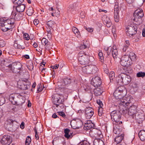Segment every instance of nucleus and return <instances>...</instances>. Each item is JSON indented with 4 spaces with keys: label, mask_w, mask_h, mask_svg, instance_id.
Returning a JSON list of instances; mask_svg holds the SVG:
<instances>
[{
    "label": "nucleus",
    "mask_w": 145,
    "mask_h": 145,
    "mask_svg": "<svg viewBox=\"0 0 145 145\" xmlns=\"http://www.w3.org/2000/svg\"><path fill=\"white\" fill-rule=\"evenodd\" d=\"M142 35L143 37H145V28H144L142 30Z\"/></svg>",
    "instance_id": "64"
},
{
    "label": "nucleus",
    "mask_w": 145,
    "mask_h": 145,
    "mask_svg": "<svg viewBox=\"0 0 145 145\" xmlns=\"http://www.w3.org/2000/svg\"><path fill=\"white\" fill-rule=\"evenodd\" d=\"M59 114L63 117H65V114L64 112L61 111L58 112Z\"/></svg>",
    "instance_id": "60"
},
{
    "label": "nucleus",
    "mask_w": 145,
    "mask_h": 145,
    "mask_svg": "<svg viewBox=\"0 0 145 145\" xmlns=\"http://www.w3.org/2000/svg\"><path fill=\"white\" fill-rule=\"evenodd\" d=\"M139 24H131L127 26L126 29V33L127 35L131 37L137 33L138 26Z\"/></svg>",
    "instance_id": "4"
},
{
    "label": "nucleus",
    "mask_w": 145,
    "mask_h": 145,
    "mask_svg": "<svg viewBox=\"0 0 145 145\" xmlns=\"http://www.w3.org/2000/svg\"><path fill=\"white\" fill-rule=\"evenodd\" d=\"M85 17V12H81L80 14V17L82 18H84Z\"/></svg>",
    "instance_id": "56"
},
{
    "label": "nucleus",
    "mask_w": 145,
    "mask_h": 145,
    "mask_svg": "<svg viewBox=\"0 0 145 145\" xmlns=\"http://www.w3.org/2000/svg\"><path fill=\"white\" fill-rule=\"evenodd\" d=\"M82 71L85 73H90V66L87 65L82 67Z\"/></svg>",
    "instance_id": "22"
},
{
    "label": "nucleus",
    "mask_w": 145,
    "mask_h": 145,
    "mask_svg": "<svg viewBox=\"0 0 145 145\" xmlns=\"http://www.w3.org/2000/svg\"><path fill=\"white\" fill-rule=\"evenodd\" d=\"M74 6L73 4L70 5L67 8V9L69 11H71L74 8Z\"/></svg>",
    "instance_id": "54"
},
{
    "label": "nucleus",
    "mask_w": 145,
    "mask_h": 145,
    "mask_svg": "<svg viewBox=\"0 0 145 145\" xmlns=\"http://www.w3.org/2000/svg\"><path fill=\"white\" fill-rule=\"evenodd\" d=\"M8 67L12 70V72L15 73H16L19 72L21 70L22 65L20 63H14L12 65H10L8 66Z\"/></svg>",
    "instance_id": "11"
},
{
    "label": "nucleus",
    "mask_w": 145,
    "mask_h": 145,
    "mask_svg": "<svg viewBox=\"0 0 145 145\" xmlns=\"http://www.w3.org/2000/svg\"><path fill=\"white\" fill-rule=\"evenodd\" d=\"M18 87L22 90H26L29 88L30 84L27 79L22 80L18 82Z\"/></svg>",
    "instance_id": "8"
},
{
    "label": "nucleus",
    "mask_w": 145,
    "mask_h": 145,
    "mask_svg": "<svg viewBox=\"0 0 145 145\" xmlns=\"http://www.w3.org/2000/svg\"><path fill=\"white\" fill-rule=\"evenodd\" d=\"M87 47L86 45H85L84 44H82L80 46V49H84Z\"/></svg>",
    "instance_id": "59"
},
{
    "label": "nucleus",
    "mask_w": 145,
    "mask_h": 145,
    "mask_svg": "<svg viewBox=\"0 0 145 145\" xmlns=\"http://www.w3.org/2000/svg\"><path fill=\"white\" fill-rule=\"evenodd\" d=\"M93 143L94 145H105L103 142L100 138H95Z\"/></svg>",
    "instance_id": "20"
},
{
    "label": "nucleus",
    "mask_w": 145,
    "mask_h": 145,
    "mask_svg": "<svg viewBox=\"0 0 145 145\" xmlns=\"http://www.w3.org/2000/svg\"><path fill=\"white\" fill-rule=\"evenodd\" d=\"M27 67L30 71H32L33 68V63L31 62L29 65H27Z\"/></svg>",
    "instance_id": "51"
},
{
    "label": "nucleus",
    "mask_w": 145,
    "mask_h": 145,
    "mask_svg": "<svg viewBox=\"0 0 145 145\" xmlns=\"http://www.w3.org/2000/svg\"><path fill=\"white\" fill-rule=\"evenodd\" d=\"M91 84L95 87H99L101 84V81L100 78L99 76H96L93 78L91 81Z\"/></svg>",
    "instance_id": "13"
},
{
    "label": "nucleus",
    "mask_w": 145,
    "mask_h": 145,
    "mask_svg": "<svg viewBox=\"0 0 145 145\" xmlns=\"http://www.w3.org/2000/svg\"><path fill=\"white\" fill-rule=\"evenodd\" d=\"M138 136L141 141L145 140V131L144 130H140Z\"/></svg>",
    "instance_id": "21"
},
{
    "label": "nucleus",
    "mask_w": 145,
    "mask_h": 145,
    "mask_svg": "<svg viewBox=\"0 0 145 145\" xmlns=\"http://www.w3.org/2000/svg\"><path fill=\"white\" fill-rule=\"evenodd\" d=\"M109 78L110 82L115 79V73L113 71H111L109 75Z\"/></svg>",
    "instance_id": "36"
},
{
    "label": "nucleus",
    "mask_w": 145,
    "mask_h": 145,
    "mask_svg": "<svg viewBox=\"0 0 145 145\" xmlns=\"http://www.w3.org/2000/svg\"><path fill=\"white\" fill-rule=\"evenodd\" d=\"M129 57L127 56H123L121 58L120 61L121 65L123 66H126L128 64V61L129 60Z\"/></svg>",
    "instance_id": "17"
},
{
    "label": "nucleus",
    "mask_w": 145,
    "mask_h": 145,
    "mask_svg": "<svg viewBox=\"0 0 145 145\" xmlns=\"http://www.w3.org/2000/svg\"><path fill=\"white\" fill-rule=\"evenodd\" d=\"M112 48L111 46H110L107 48L106 49V52L108 55H109L112 51Z\"/></svg>",
    "instance_id": "48"
},
{
    "label": "nucleus",
    "mask_w": 145,
    "mask_h": 145,
    "mask_svg": "<svg viewBox=\"0 0 145 145\" xmlns=\"http://www.w3.org/2000/svg\"><path fill=\"white\" fill-rule=\"evenodd\" d=\"M128 57L132 61H135L136 60V56L133 52H130Z\"/></svg>",
    "instance_id": "28"
},
{
    "label": "nucleus",
    "mask_w": 145,
    "mask_h": 145,
    "mask_svg": "<svg viewBox=\"0 0 145 145\" xmlns=\"http://www.w3.org/2000/svg\"><path fill=\"white\" fill-rule=\"evenodd\" d=\"M133 70L130 67H128L127 68V72L129 73H131L133 72Z\"/></svg>",
    "instance_id": "55"
},
{
    "label": "nucleus",
    "mask_w": 145,
    "mask_h": 145,
    "mask_svg": "<svg viewBox=\"0 0 145 145\" xmlns=\"http://www.w3.org/2000/svg\"><path fill=\"white\" fill-rule=\"evenodd\" d=\"M98 55L99 57V59L102 60L101 62H103V61L104 57L103 56V53L102 52H100L98 54Z\"/></svg>",
    "instance_id": "47"
},
{
    "label": "nucleus",
    "mask_w": 145,
    "mask_h": 145,
    "mask_svg": "<svg viewBox=\"0 0 145 145\" xmlns=\"http://www.w3.org/2000/svg\"><path fill=\"white\" fill-rule=\"evenodd\" d=\"M23 36L24 39L26 40H28L30 39V37L27 33H24L23 34Z\"/></svg>",
    "instance_id": "46"
},
{
    "label": "nucleus",
    "mask_w": 145,
    "mask_h": 145,
    "mask_svg": "<svg viewBox=\"0 0 145 145\" xmlns=\"http://www.w3.org/2000/svg\"><path fill=\"white\" fill-rule=\"evenodd\" d=\"M94 110L91 108H87L85 112V116L87 119H90L94 114Z\"/></svg>",
    "instance_id": "15"
},
{
    "label": "nucleus",
    "mask_w": 145,
    "mask_h": 145,
    "mask_svg": "<svg viewBox=\"0 0 145 145\" xmlns=\"http://www.w3.org/2000/svg\"><path fill=\"white\" fill-rule=\"evenodd\" d=\"M5 42L3 40H0V47H3L5 45Z\"/></svg>",
    "instance_id": "53"
},
{
    "label": "nucleus",
    "mask_w": 145,
    "mask_h": 145,
    "mask_svg": "<svg viewBox=\"0 0 145 145\" xmlns=\"http://www.w3.org/2000/svg\"><path fill=\"white\" fill-rule=\"evenodd\" d=\"M102 19L104 23L107 22L108 20H110L109 18L106 15H104L102 17Z\"/></svg>",
    "instance_id": "39"
},
{
    "label": "nucleus",
    "mask_w": 145,
    "mask_h": 145,
    "mask_svg": "<svg viewBox=\"0 0 145 145\" xmlns=\"http://www.w3.org/2000/svg\"><path fill=\"white\" fill-rule=\"evenodd\" d=\"M126 89L123 87H120L116 90L113 93V95L115 98L119 99L118 103L120 105L126 107L131 103L133 99H131L130 97H124L126 94Z\"/></svg>",
    "instance_id": "1"
},
{
    "label": "nucleus",
    "mask_w": 145,
    "mask_h": 145,
    "mask_svg": "<svg viewBox=\"0 0 145 145\" xmlns=\"http://www.w3.org/2000/svg\"><path fill=\"white\" fill-rule=\"evenodd\" d=\"M65 133L64 137L67 138H69L71 137L72 133H70V130L69 129L67 128L64 129V131Z\"/></svg>",
    "instance_id": "23"
},
{
    "label": "nucleus",
    "mask_w": 145,
    "mask_h": 145,
    "mask_svg": "<svg viewBox=\"0 0 145 145\" xmlns=\"http://www.w3.org/2000/svg\"><path fill=\"white\" fill-rule=\"evenodd\" d=\"M97 104L99 105V106L102 107L103 106L102 102L100 100H97Z\"/></svg>",
    "instance_id": "57"
},
{
    "label": "nucleus",
    "mask_w": 145,
    "mask_h": 145,
    "mask_svg": "<svg viewBox=\"0 0 145 145\" xmlns=\"http://www.w3.org/2000/svg\"><path fill=\"white\" fill-rule=\"evenodd\" d=\"M52 101L55 106H56L57 104L62 103L60 95L57 94L54 95L52 97Z\"/></svg>",
    "instance_id": "14"
},
{
    "label": "nucleus",
    "mask_w": 145,
    "mask_h": 145,
    "mask_svg": "<svg viewBox=\"0 0 145 145\" xmlns=\"http://www.w3.org/2000/svg\"><path fill=\"white\" fill-rule=\"evenodd\" d=\"M17 6H14V8H15L16 10L18 12H22L25 10V5L23 4H17Z\"/></svg>",
    "instance_id": "19"
},
{
    "label": "nucleus",
    "mask_w": 145,
    "mask_h": 145,
    "mask_svg": "<svg viewBox=\"0 0 145 145\" xmlns=\"http://www.w3.org/2000/svg\"><path fill=\"white\" fill-rule=\"evenodd\" d=\"M119 128L117 127H114L113 129V132L116 134L120 135V130Z\"/></svg>",
    "instance_id": "37"
},
{
    "label": "nucleus",
    "mask_w": 145,
    "mask_h": 145,
    "mask_svg": "<svg viewBox=\"0 0 145 145\" xmlns=\"http://www.w3.org/2000/svg\"><path fill=\"white\" fill-rule=\"evenodd\" d=\"M55 24V22L52 21H49L47 23V24L48 26L50 27H52Z\"/></svg>",
    "instance_id": "42"
},
{
    "label": "nucleus",
    "mask_w": 145,
    "mask_h": 145,
    "mask_svg": "<svg viewBox=\"0 0 145 145\" xmlns=\"http://www.w3.org/2000/svg\"><path fill=\"white\" fill-rule=\"evenodd\" d=\"M90 73H95L98 71V69L97 67L94 65H90Z\"/></svg>",
    "instance_id": "26"
},
{
    "label": "nucleus",
    "mask_w": 145,
    "mask_h": 145,
    "mask_svg": "<svg viewBox=\"0 0 145 145\" xmlns=\"http://www.w3.org/2000/svg\"><path fill=\"white\" fill-rule=\"evenodd\" d=\"M24 123L22 122L20 125V127L22 129H23L24 128Z\"/></svg>",
    "instance_id": "62"
},
{
    "label": "nucleus",
    "mask_w": 145,
    "mask_h": 145,
    "mask_svg": "<svg viewBox=\"0 0 145 145\" xmlns=\"http://www.w3.org/2000/svg\"><path fill=\"white\" fill-rule=\"evenodd\" d=\"M112 54L113 56V57L114 59L117 58L118 55V53L117 50L116 49H114V48H113V50L112 52Z\"/></svg>",
    "instance_id": "29"
},
{
    "label": "nucleus",
    "mask_w": 145,
    "mask_h": 145,
    "mask_svg": "<svg viewBox=\"0 0 145 145\" xmlns=\"http://www.w3.org/2000/svg\"><path fill=\"white\" fill-rule=\"evenodd\" d=\"M128 46L127 45H124L123 47V50L124 52H125L126 51L127 49L128 48Z\"/></svg>",
    "instance_id": "63"
},
{
    "label": "nucleus",
    "mask_w": 145,
    "mask_h": 145,
    "mask_svg": "<svg viewBox=\"0 0 145 145\" xmlns=\"http://www.w3.org/2000/svg\"><path fill=\"white\" fill-rule=\"evenodd\" d=\"M104 24H106V25L108 27H110L112 24V23L110 20H108L107 22L106 23Z\"/></svg>",
    "instance_id": "50"
},
{
    "label": "nucleus",
    "mask_w": 145,
    "mask_h": 145,
    "mask_svg": "<svg viewBox=\"0 0 145 145\" xmlns=\"http://www.w3.org/2000/svg\"><path fill=\"white\" fill-rule=\"evenodd\" d=\"M85 129L89 130L94 126V124L90 120H88L84 125Z\"/></svg>",
    "instance_id": "18"
},
{
    "label": "nucleus",
    "mask_w": 145,
    "mask_h": 145,
    "mask_svg": "<svg viewBox=\"0 0 145 145\" xmlns=\"http://www.w3.org/2000/svg\"><path fill=\"white\" fill-rule=\"evenodd\" d=\"M114 19L115 22H118L119 21V16H114Z\"/></svg>",
    "instance_id": "58"
},
{
    "label": "nucleus",
    "mask_w": 145,
    "mask_h": 145,
    "mask_svg": "<svg viewBox=\"0 0 145 145\" xmlns=\"http://www.w3.org/2000/svg\"><path fill=\"white\" fill-rule=\"evenodd\" d=\"M119 6L118 5V3H116L114 7V12L119 11Z\"/></svg>",
    "instance_id": "45"
},
{
    "label": "nucleus",
    "mask_w": 145,
    "mask_h": 145,
    "mask_svg": "<svg viewBox=\"0 0 145 145\" xmlns=\"http://www.w3.org/2000/svg\"><path fill=\"white\" fill-rule=\"evenodd\" d=\"M7 126L10 128L12 127L13 125V120H8L6 121Z\"/></svg>",
    "instance_id": "35"
},
{
    "label": "nucleus",
    "mask_w": 145,
    "mask_h": 145,
    "mask_svg": "<svg viewBox=\"0 0 145 145\" xmlns=\"http://www.w3.org/2000/svg\"><path fill=\"white\" fill-rule=\"evenodd\" d=\"M14 46L15 47H16L17 48L19 49H24L25 47L24 46L20 45V44L17 43H14Z\"/></svg>",
    "instance_id": "41"
},
{
    "label": "nucleus",
    "mask_w": 145,
    "mask_h": 145,
    "mask_svg": "<svg viewBox=\"0 0 145 145\" xmlns=\"http://www.w3.org/2000/svg\"><path fill=\"white\" fill-rule=\"evenodd\" d=\"M111 118L113 119L114 121L119 124H121V121H120L121 116V114L119 111L114 110L111 113Z\"/></svg>",
    "instance_id": "7"
},
{
    "label": "nucleus",
    "mask_w": 145,
    "mask_h": 145,
    "mask_svg": "<svg viewBox=\"0 0 145 145\" xmlns=\"http://www.w3.org/2000/svg\"><path fill=\"white\" fill-rule=\"evenodd\" d=\"M84 28L87 31L90 33H91L93 32V29L92 28L87 27L85 26Z\"/></svg>",
    "instance_id": "49"
},
{
    "label": "nucleus",
    "mask_w": 145,
    "mask_h": 145,
    "mask_svg": "<svg viewBox=\"0 0 145 145\" xmlns=\"http://www.w3.org/2000/svg\"><path fill=\"white\" fill-rule=\"evenodd\" d=\"M11 137L8 135H5L3 136L1 142L2 144L9 145L12 142Z\"/></svg>",
    "instance_id": "12"
},
{
    "label": "nucleus",
    "mask_w": 145,
    "mask_h": 145,
    "mask_svg": "<svg viewBox=\"0 0 145 145\" xmlns=\"http://www.w3.org/2000/svg\"><path fill=\"white\" fill-rule=\"evenodd\" d=\"M42 44L44 46H47L49 45V42H48V40L45 38H43L41 40Z\"/></svg>",
    "instance_id": "32"
},
{
    "label": "nucleus",
    "mask_w": 145,
    "mask_h": 145,
    "mask_svg": "<svg viewBox=\"0 0 145 145\" xmlns=\"http://www.w3.org/2000/svg\"><path fill=\"white\" fill-rule=\"evenodd\" d=\"M24 0H14L13 1V3L14 4H21L24 1Z\"/></svg>",
    "instance_id": "44"
},
{
    "label": "nucleus",
    "mask_w": 145,
    "mask_h": 145,
    "mask_svg": "<svg viewBox=\"0 0 145 145\" xmlns=\"http://www.w3.org/2000/svg\"><path fill=\"white\" fill-rule=\"evenodd\" d=\"M123 73H121L117 76L116 79V81L118 84L120 85L123 84Z\"/></svg>",
    "instance_id": "24"
},
{
    "label": "nucleus",
    "mask_w": 145,
    "mask_h": 145,
    "mask_svg": "<svg viewBox=\"0 0 145 145\" xmlns=\"http://www.w3.org/2000/svg\"><path fill=\"white\" fill-rule=\"evenodd\" d=\"M98 113V115L99 116H102L103 114V109L102 108V107H99Z\"/></svg>",
    "instance_id": "43"
},
{
    "label": "nucleus",
    "mask_w": 145,
    "mask_h": 145,
    "mask_svg": "<svg viewBox=\"0 0 145 145\" xmlns=\"http://www.w3.org/2000/svg\"><path fill=\"white\" fill-rule=\"evenodd\" d=\"M123 113L125 114H127L133 118L137 113V107L134 105H132L128 109L123 110Z\"/></svg>",
    "instance_id": "6"
},
{
    "label": "nucleus",
    "mask_w": 145,
    "mask_h": 145,
    "mask_svg": "<svg viewBox=\"0 0 145 145\" xmlns=\"http://www.w3.org/2000/svg\"><path fill=\"white\" fill-rule=\"evenodd\" d=\"M122 80L123 84L124 85L128 84L131 81V77L129 75L125 73H123Z\"/></svg>",
    "instance_id": "16"
},
{
    "label": "nucleus",
    "mask_w": 145,
    "mask_h": 145,
    "mask_svg": "<svg viewBox=\"0 0 145 145\" xmlns=\"http://www.w3.org/2000/svg\"><path fill=\"white\" fill-rule=\"evenodd\" d=\"M123 139V137L120 135L117 136L115 138L114 141L116 143L118 144L121 142Z\"/></svg>",
    "instance_id": "30"
},
{
    "label": "nucleus",
    "mask_w": 145,
    "mask_h": 145,
    "mask_svg": "<svg viewBox=\"0 0 145 145\" xmlns=\"http://www.w3.org/2000/svg\"><path fill=\"white\" fill-rule=\"evenodd\" d=\"M63 102L62 101V103L58 104H57L56 106V108H58L59 109V107L61 108V109H59L60 110H63V109H64L65 108V105L63 104Z\"/></svg>",
    "instance_id": "34"
},
{
    "label": "nucleus",
    "mask_w": 145,
    "mask_h": 145,
    "mask_svg": "<svg viewBox=\"0 0 145 145\" xmlns=\"http://www.w3.org/2000/svg\"><path fill=\"white\" fill-rule=\"evenodd\" d=\"M89 134L91 137L95 138H99L102 137L101 131L97 129L93 128L90 130Z\"/></svg>",
    "instance_id": "10"
},
{
    "label": "nucleus",
    "mask_w": 145,
    "mask_h": 145,
    "mask_svg": "<svg viewBox=\"0 0 145 145\" xmlns=\"http://www.w3.org/2000/svg\"><path fill=\"white\" fill-rule=\"evenodd\" d=\"M24 98L22 97L20 99H19L18 100L16 101V99H14V95L11 94L9 96V99L12 104L21 106L25 102V100L23 99Z\"/></svg>",
    "instance_id": "9"
},
{
    "label": "nucleus",
    "mask_w": 145,
    "mask_h": 145,
    "mask_svg": "<svg viewBox=\"0 0 145 145\" xmlns=\"http://www.w3.org/2000/svg\"><path fill=\"white\" fill-rule=\"evenodd\" d=\"M144 16L142 10L138 9L136 10L133 14L134 18L133 20L137 23V24H140L141 23V18Z\"/></svg>",
    "instance_id": "5"
},
{
    "label": "nucleus",
    "mask_w": 145,
    "mask_h": 145,
    "mask_svg": "<svg viewBox=\"0 0 145 145\" xmlns=\"http://www.w3.org/2000/svg\"><path fill=\"white\" fill-rule=\"evenodd\" d=\"M5 102V98L3 97L0 98V105H3Z\"/></svg>",
    "instance_id": "52"
},
{
    "label": "nucleus",
    "mask_w": 145,
    "mask_h": 145,
    "mask_svg": "<svg viewBox=\"0 0 145 145\" xmlns=\"http://www.w3.org/2000/svg\"><path fill=\"white\" fill-rule=\"evenodd\" d=\"M31 140V137L29 136H28L27 137L25 141V144L26 145H29L30 144Z\"/></svg>",
    "instance_id": "38"
},
{
    "label": "nucleus",
    "mask_w": 145,
    "mask_h": 145,
    "mask_svg": "<svg viewBox=\"0 0 145 145\" xmlns=\"http://www.w3.org/2000/svg\"><path fill=\"white\" fill-rule=\"evenodd\" d=\"M145 76V72H139L137 74V76L138 77L143 78Z\"/></svg>",
    "instance_id": "40"
},
{
    "label": "nucleus",
    "mask_w": 145,
    "mask_h": 145,
    "mask_svg": "<svg viewBox=\"0 0 145 145\" xmlns=\"http://www.w3.org/2000/svg\"><path fill=\"white\" fill-rule=\"evenodd\" d=\"M90 56L87 55L83 51L80 52L78 54V59L80 64L82 65L88 64L89 62Z\"/></svg>",
    "instance_id": "3"
},
{
    "label": "nucleus",
    "mask_w": 145,
    "mask_h": 145,
    "mask_svg": "<svg viewBox=\"0 0 145 145\" xmlns=\"http://www.w3.org/2000/svg\"><path fill=\"white\" fill-rule=\"evenodd\" d=\"M33 10L32 7L29 8L26 11V14L29 16L32 15L33 13Z\"/></svg>",
    "instance_id": "31"
},
{
    "label": "nucleus",
    "mask_w": 145,
    "mask_h": 145,
    "mask_svg": "<svg viewBox=\"0 0 145 145\" xmlns=\"http://www.w3.org/2000/svg\"><path fill=\"white\" fill-rule=\"evenodd\" d=\"M72 81V80L70 78H66L63 79V83L65 85L70 84Z\"/></svg>",
    "instance_id": "27"
},
{
    "label": "nucleus",
    "mask_w": 145,
    "mask_h": 145,
    "mask_svg": "<svg viewBox=\"0 0 145 145\" xmlns=\"http://www.w3.org/2000/svg\"><path fill=\"white\" fill-rule=\"evenodd\" d=\"M33 23L34 25H36L38 24L39 21L38 20H34Z\"/></svg>",
    "instance_id": "61"
},
{
    "label": "nucleus",
    "mask_w": 145,
    "mask_h": 145,
    "mask_svg": "<svg viewBox=\"0 0 145 145\" xmlns=\"http://www.w3.org/2000/svg\"><path fill=\"white\" fill-rule=\"evenodd\" d=\"M14 18H10L5 20L3 18L0 19V25L1 30L6 32L14 27L15 26V20H20L22 18V14L18 13L14 14Z\"/></svg>",
    "instance_id": "2"
},
{
    "label": "nucleus",
    "mask_w": 145,
    "mask_h": 145,
    "mask_svg": "<svg viewBox=\"0 0 145 145\" xmlns=\"http://www.w3.org/2000/svg\"><path fill=\"white\" fill-rule=\"evenodd\" d=\"M103 92V91L99 88L95 89H94V92L95 95L96 96L100 95Z\"/></svg>",
    "instance_id": "25"
},
{
    "label": "nucleus",
    "mask_w": 145,
    "mask_h": 145,
    "mask_svg": "<svg viewBox=\"0 0 145 145\" xmlns=\"http://www.w3.org/2000/svg\"><path fill=\"white\" fill-rule=\"evenodd\" d=\"M72 31L77 37L79 36L80 32L78 29L76 27H73L72 28Z\"/></svg>",
    "instance_id": "33"
}]
</instances>
